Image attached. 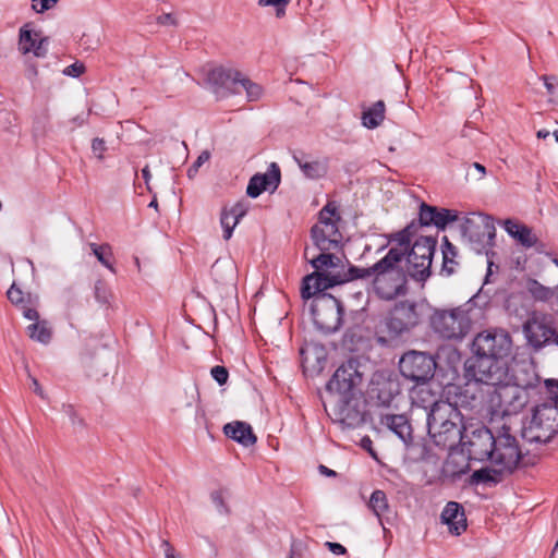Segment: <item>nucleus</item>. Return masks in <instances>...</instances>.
<instances>
[{
    "mask_svg": "<svg viewBox=\"0 0 558 558\" xmlns=\"http://www.w3.org/2000/svg\"><path fill=\"white\" fill-rule=\"evenodd\" d=\"M473 356L464 362L465 378L487 385L502 384L509 372L512 339L504 329L484 330L472 342Z\"/></svg>",
    "mask_w": 558,
    "mask_h": 558,
    "instance_id": "f257e3e1",
    "label": "nucleus"
},
{
    "mask_svg": "<svg viewBox=\"0 0 558 558\" xmlns=\"http://www.w3.org/2000/svg\"><path fill=\"white\" fill-rule=\"evenodd\" d=\"M439 384L445 387L447 402L433 404L427 414V429L437 447L453 450L466 438L463 415L458 409L464 401L461 400L460 386L442 379H439Z\"/></svg>",
    "mask_w": 558,
    "mask_h": 558,
    "instance_id": "f03ea898",
    "label": "nucleus"
},
{
    "mask_svg": "<svg viewBox=\"0 0 558 558\" xmlns=\"http://www.w3.org/2000/svg\"><path fill=\"white\" fill-rule=\"evenodd\" d=\"M404 253L389 248L387 254L371 266L373 289L380 300L391 301L408 293V268L402 267Z\"/></svg>",
    "mask_w": 558,
    "mask_h": 558,
    "instance_id": "7ed1b4c3",
    "label": "nucleus"
},
{
    "mask_svg": "<svg viewBox=\"0 0 558 558\" xmlns=\"http://www.w3.org/2000/svg\"><path fill=\"white\" fill-rule=\"evenodd\" d=\"M427 303L411 300L396 302L384 317L388 336H377V342L389 345L391 342L409 338L423 323Z\"/></svg>",
    "mask_w": 558,
    "mask_h": 558,
    "instance_id": "20e7f679",
    "label": "nucleus"
},
{
    "mask_svg": "<svg viewBox=\"0 0 558 558\" xmlns=\"http://www.w3.org/2000/svg\"><path fill=\"white\" fill-rule=\"evenodd\" d=\"M341 215L336 201H328L318 211L317 222L312 226L310 236L313 245L319 250H335L343 247V235L339 230Z\"/></svg>",
    "mask_w": 558,
    "mask_h": 558,
    "instance_id": "39448f33",
    "label": "nucleus"
},
{
    "mask_svg": "<svg viewBox=\"0 0 558 558\" xmlns=\"http://www.w3.org/2000/svg\"><path fill=\"white\" fill-rule=\"evenodd\" d=\"M494 453L490 462L501 465L504 470L513 473L517 469L526 468L535 464V457L526 458L519 441L511 434V428L507 425L499 427L495 434Z\"/></svg>",
    "mask_w": 558,
    "mask_h": 558,
    "instance_id": "423d86ee",
    "label": "nucleus"
},
{
    "mask_svg": "<svg viewBox=\"0 0 558 558\" xmlns=\"http://www.w3.org/2000/svg\"><path fill=\"white\" fill-rule=\"evenodd\" d=\"M437 359V354L426 351L408 350L400 356L399 372L415 387L426 385L440 375L441 367Z\"/></svg>",
    "mask_w": 558,
    "mask_h": 558,
    "instance_id": "0eeeda50",
    "label": "nucleus"
},
{
    "mask_svg": "<svg viewBox=\"0 0 558 558\" xmlns=\"http://www.w3.org/2000/svg\"><path fill=\"white\" fill-rule=\"evenodd\" d=\"M558 434V407L548 402L536 404L532 417L522 428V438L527 442L547 444Z\"/></svg>",
    "mask_w": 558,
    "mask_h": 558,
    "instance_id": "6e6552de",
    "label": "nucleus"
},
{
    "mask_svg": "<svg viewBox=\"0 0 558 558\" xmlns=\"http://www.w3.org/2000/svg\"><path fill=\"white\" fill-rule=\"evenodd\" d=\"M437 248V238L417 236L404 257L409 277L424 284L432 276V262Z\"/></svg>",
    "mask_w": 558,
    "mask_h": 558,
    "instance_id": "1a4fd4ad",
    "label": "nucleus"
},
{
    "mask_svg": "<svg viewBox=\"0 0 558 558\" xmlns=\"http://www.w3.org/2000/svg\"><path fill=\"white\" fill-rule=\"evenodd\" d=\"M311 315L315 327L320 332L335 333L343 324L344 306L332 294H319L312 299Z\"/></svg>",
    "mask_w": 558,
    "mask_h": 558,
    "instance_id": "9d476101",
    "label": "nucleus"
},
{
    "mask_svg": "<svg viewBox=\"0 0 558 558\" xmlns=\"http://www.w3.org/2000/svg\"><path fill=\"white\" fill-rule=\"evenodd\" d=\"M429 325L441 338L462 339L471 329L469 311L459 306L451 310L434 308L429 316Z\"/></svg>",
    "mask_w": 558,
    "mask_h": 558,
    "instance_id": "9b49d317",
    "label": "nucleus"
},
{
    "mask_svg": "<svg viewBox=\"0 0 558 558\" xmlns=\"http://www.w3.org/2000/svg\"><path fill=\"white\" fill-rule=\"evenodd\" d=\"M481 222L465 218L461 225V232L468 239L471 248L477 254L485 253L489 257L488 248L495 245L496 228L492 216L481 214ZM494 263L488 258L486 278L492 274Z\"/></svg>",
    "mask_w": 558,
    "mask_h": 558,
    "instance_id": "f8f14e48",
    "label": "nucleus"
},
{
    "mask_svg": "<svg viewBox=\"0 0 558 558\" xmlns=\"http://www.w3.org/2000/svg\"><path fill=\"white\" fill-rule=\"evenodd\" d=\"M368 400L362 391L341 397L337 404L339 423L348 428H357L372 420L367 409Z\"/></svg>",
    "mask_w": 558,
    "mask_h": 558,
    "instance_id": "ddd939ff",
    "label": "nucleus"
},
{
    "mask_svg": "<svg viewBox=\"0 0 558 558\" xmlns=\"http://www.w3.org/2000/svg\"><path fill=\"white\" fill-rule=\"evenodd\" d=\"M513 385L515 386V392L512 396L511 405L514 410L522 409L529 402L530 390L535 393H542L544 385L541 383V377L536 373L535 366L530 364H523L513 371L512 374Z\"/></svg>",
    "mask_w": 558,
    "mask_h": 558,
    "instance_id": "4468645a",
    "label": "nucleus"
},
{
    "mask_svg": "<svg viewBox=\"0 0 558 558\" xmlns=\"http://www.w3.org/2000/svg\"><path fill=\"white\" fill-rule=\"evenodd\" d=\"M362 381L363 375L359 371L357 363L349 360L336 369L326 384V390L338 395L339 399H341V397L352 396V393L362 391Z\"/></svg>",
    "mask_w": 558,
    "mask_h": 558,
    "instance_id": "2eb2a0df",
    "label": "nucleus"
},
{
    "mask_svg": "<svg viewBox=\"0 0 558 558\" xmlns=\"http://www.w3.org/2000/svg\"><path fill=\"white\" fill-rule=\"evenodd\" d=\"M366 393L372 407L389 409L393 399L400 393V384L387 372H375Z\"/></svg>",
    "mask_w": 558,
    "mask_h": 558,
    "instance_id": "dca6fc26",
    "label": "nucleus"
},
{
    "mask_svg": "<svg viewBox=\"0 0 558 558\" xmlns=\"http://www.w3.org/2000/svg\"><path fill=\"white\" fill-rule=\"evenodd\" d=\"M527 343L539 351L548 344L558 345V328L551 315H542L533 317L523 326Z\"/></svg>",
    "mask_w": 558,
    "mask_h": 558,
    "instance_id": "f3484780",
    "label": "nucleus"
},
{
    "mask_svg": "<svg viewBox=\"0 0 558 558\" xmlns=\"http://www.w3.org/2000/svg\"><path fill=\"white\" fill-rule=\"evenodd\" d=\"M495 434L486 426L482 425L466 435L461 445L462 451H466L470 460L489 461L494 453Z\"/></svg>",
    "mask_w": 558,
    "mask_h": 558,
    "instance_id": "a211bd4d",
    "label": "nucleus"
},
{
    "mask_svg": "<svg viewBox=\"0 0 558 558\" xmlns=\"http://www.w3.org/2000/svg\"><path fill=\"white\" fill-rule=\"evenodd\" d=\"M341 284L340 271H313L302 279L301 296L303 300L315 299L319 294H329L328 289Z\"/></svg>",
    "mask_w": 558,
    "mask_h": 558,
    "instance_id": "6ab92c4d",
    "label": "nucleus"
},
{
    "mask_svg": "<svg viewBox=\"0 0 558 558\" xmlns=\"http://www.w3.org/2000/svg\"><path fill=\"white\" fill-rule=\"evenodd\" d=\"M420 223L426 227H436L438 230H446L448 225L459 219V213L454 209L437 207L422 202L418 207Z\"/></svg>",
    "mask_w": 558,
    "mask_h": 558,
    "instance_id": "aec40b11",
    "label": "nucleus"
},
{
    "mask_svg": "<svg viewBox=\"0 0 558 558\" xmlns=\"http://www.w3.org/2000/svg\"><path fill=\"white\" fill-rule=\"evenodd\" d=\"M281 183L280 167L271 162L268 171L265 173H255L246 186V195L251 198H257L265 191L275 192Z\"/></svg>",
    "mask_w": 558,
    "mask_h": 558,
    "instance_id": "412c9836",
    "label": "nucleus"
},
{
    "mask_svg": "<svg viewBox=\"0 0 558 558\" xmlns=\"http://www.w3.org/2000/svg\"><path fill=\"white\" fill-rule=\"evenodd\" d=\"M242 75L235 69L217 66L208 72L207 81L214 86L216 93L223 90L229 94H240Z\"/></svg>",
    "mask_w": 558,
    "mask_h": 558,
    "instance_id": "4be33fe9",
    "label": "nucleus"
},
{
    "mask_svg": "<svg viewBox=\"0 0 558 558\" xmlns=\"http://www.w3.org/2000/svg\"><path fill=\"white\" fill-rule=\"evenodd\" d=\"M380 424L398 436L405 447L414 442L412 425L404 414H381Z\"/></svg>",
    "mask_w": 558,
    "mask_h": 558,
    "instance_id": "5701e85b",
    "label": "nucleus"
},
{
    "mask_svg": "<svg viewBox=\"0 0 558 558\" xmlns=\"http://www.w3.org/2000/svg\"><path fill=\"white\" fill-rule=\"evenodd\" d=\"M441 522L448 525L452 535L459 536L466 531L468 523L464 508L457 501H449L445 506L441 514Z\"/></svg>",
    "mask_w": 558,
    "mask_h": 558,
    "instance_id": "b1692460",
    "label": "nucleus"
},
{
    "mask_svg": "<svg viewBox=\"0 0 558 558\" xmlns=\"http://www.w3.org/2000/svg\"><path fill=\"white\" fill-rule=\"evenodd\" d=\"M223 434L244 447L254 446L257 441L252 426L243 421L227 423L223 426Z\"/></svg>",
    "mask_w": 558,
    "mask_h": 558,
    "instance_id": "393cba45",
    "label": "nucleus"
},
{
    "mask_svg": "<svg viewBox=\"0 0 558 558\" xmlns=\"http://www.w3.org/2000/svg\"><path fill=\"white\" fill-rule=\"evenodd\" d=\"M367 342L366 329L360 324L355 323L349 326L342 337V345L350 352L360 351Z\"/></svg>",
    "mask_w": 558,
    "mask_h": 558,
    "instance_id": "a878e982",
    "label": "nucleus"
},
{
    "mask_svg": "<svg viewBox=\"0 0 558 558\" xmlns=\"http://www.w3.org/2000/svg\"><path fill=\"white\" fill-rule=\"evenodd\" d=\"M332 251L333 250L320 251L317 256L308 259V247H305L304 258L311 264V266L314 268V271H328L327 269L337 268L342 263L341 258L332 253Z\"/></svg>",
    "mask_w": 558,
    "mask_h": 558,
    "instance_id": "bb28decb",
    "label": "nucleus"
},
{
    "mask_svg": "<svg viewBox=\"0 0 558 558\" xmlns=\"http://www.w3.org/2000/svg\"><path fill=\"white\" fill-rule=\"evenodd\" d=\"M504 469L497 470L489 466L481 468L475 470L466 483L471 486L478 484L497 485L504 480Z\"/></svg>",
    "mask_w": 558,
    "mask_h": 558,
    "instance_id": "cd10ccee",
    "label": "nucleus"
},
{
    "mask_svg": "<svg viewBox=\"0 0 558 558\" xmlns=\"http://www.w3.org/2000/svg\"><path fill=\"white\" fill-rule=\"evenodd\" d=\"M34 323L26 327L27 336L36 342L48 344L53 335L52 327L47 319H32Z\"/></svg>",
    "mask_w": 558,
    "mask_h": 558,
    "instance_id": "c85d7f7f",
    "label": "nucleus"
},
{
    "mask_svg": "<svg viewBox=\"0 0 558 558\" xmlns=\"http://www.w3.org/2000/svg\"><path fill=\"white\" fill-rule=\"evenodd\" d=\"M386 105L384 100L374 102L362 112V125L373 130L381 124L385 119Z\"/></svg>",
    "mask_w": 558,
    "mask_h": 558,
    "instance_id": "c756f323",
    "label": "nucleus"
},
{
    "mask_svg": "<svg viewBox=\"0 0 558 558\" xmlns=\"http://www.w3.org/2000/svg\"><path fill=\"white\" fill-rule=\"evenodd\" d=\"M31 26L32 23H25L19 32V50L23 54L34 51L38 41L36 37L40 36V32H34Z\"/></svg>",
    "mask_w": 558,
    "mask_h": 558,
    "instance_id": "7c9ffc66",
    "label": "nucleus"
},
{
    "mask_svg": "<svg viewBox=\"0 0 558 558\" xmlns=\"http://www.w3.org/2000/svg\"><path fill=\"white\" fill-rule=\"evenodd\" d=\"M89 247L97 258V260L105 266L107 269H109L111 272L116 274V268L113 266L112 259H113V253L110 244L102 243H89Z\"/></svg>",
    "mask_w": 558,
    "mask_h": 558,
    "instance_id": "2f4dec72",
    "label": "nucleus"
},
{
    "mask_svg": "<svg viewBox=\"0 0 558 558\" xmlns=\"http://www.w3.org/2000/svg\"><path fill=\"white\" fill-rule=\"evenodd\" d=\"M13 306L21 311L26 319L39 318V312L37 311V307L39 306V296L37 294L27 292L26 298L22 300V303L14 304Z\"/></svg>",
    "mask_w": 558,
    "mask_h": 558,
    "instance_id": "473e14b6",
    "label": "nucleus"
},
{
    "mask_svg": "<svg viewBox=\"0 0 558 558\" xmlns=\"http://www.w3.org/2000/svg\"><path fill=\"white\" fill-rule=\"evenodd\" d=\"M368 508L380 520L381 514L389 511V502L386 493L381 489H375L371 495Z\"/></svg>",
    "mask_w": 558,
    "mask_h": 558,
    "instance_id": "72a5a7b5",
    "label": "nucleus"
},
{
    "mask_svg": "<svg viewBox=\"0 0 558 558\" xmlns=\"http://www.w3.org/2000/svg\"><path fill=\"white\" fill-rule=\"evenodd\" d=\"M470 471V464L465 462L463 465H459L453 459L447 460L442 468V475L449 478L451 482H457Z\"/></svg>",
    "mask_w": 558,
    "mask_h": 558,
    "instance_id": "f704fd0d",
    "label": "nucleus"
},
{
    "mask_svg": "<svg viewBox=\"0 0 558 558\" xmlns=\"http://www.w3.org/2000/svg\"><path fill=\"white\" fill-rule=\"evenodd\" d=\"M348 269L345 271H340V278L342 280V284L359 280V279H367L373 278V272L371 270V267L367 268H361L355 265H352L350 262H348Z\"/></svg>",
    "mask_w": 558,
    "mask_h": 558,
    "instance_id": "c9c22d12",
    "label": "nucleus"
},
{
    "mask_svg": "<svg viewBox=\"0 0 558 558\" xmlns=\"http://www.w3.org/2000/svg\"><path fill=\"white\" fill-rule=\"evenodd\" d=\"M94 298L101 305L109 308L113 294L110 287L104 279H98L94 286Z\"/></svg>",
    "mask_w": 558,
    "mask_h": 558,
    "instance_id": "e433bc0d",
    "label": "nucleus"
},
{
    "mask_svg": "<svg viewBox=\"0 0 558 558\" xmlns=\"http://www.w3.org/2000/svg\"><path fill=\"white\" fill-rule=\"evenodd\" d=\"M301 171L307 179L318 180L326 175L327 165L319 160H313L301 165Z\"/></svg>",
    "mask_w": 558,
    "mask_h": 558,
    "instance_id": "4c0bfd02",
    "label": "nucleus"
},
{
    "mask_svg": "<svg viewBox=\"0 0 558 558\" xmlns=\"http://www.w3.org/2000/svg\"><path fill=\"white\" fill-rule=\"evenodd\" d=\"M388 243H396V246L391 248L401 250L407 255V251L413 245L414 241H411V236L403 229L392 232L386 235Z\"/></svg>",
    "mask_w": 558,
    "mask_h": 558,
    "instance_id": "58836bf2",
    "label": "nucleus"
},
{
    "mask_svg": "<svg viewBox=\"0 0 558 558\" xmlns=\"http://www.w3.org/2000/svg\"><path fill=\"white\" fill-rule=\"evenodd\" d=\"M245 90L246 97L250 101H255L260 98L263 88L259 84L252 82L248 77L242 75L240 83V94Z\"/></svg>",
    "mask_w": 558,
    "mask_h": 558,
    "instance_id": "ea45409f",
    "label": "nucleus"
},
{
    "mask_svg": "<svg viewBox=\"0 0 558 558\" xmlns=\"http://www.w3.org/2000/svg\"><path fill=\"white\" fill-rule=\"evenodd\" d=\"M239 223L236 218H233V216L228 211V207H223L221 209L220 214V225L223 230V239L226 241L230 240L232 236L233 229Z\"/></svg>",
    "mask_w": 558,
    "mask_h": 558,
    "instance_id": "a19ab883",
    "label": "nucleus"
},
{
    "mask_svg": "<svg viewBox=\"0 0 558 558\" xmlns=\"http://www.w3.org/2000/svg\"><path fill=\"white\" fill-rule=\"evenodd\" d=\"M527 290L532 294V296L537 301H548L553 295V291L550 290V288L543 286L542 283L534 279L529 281Z\"/></svg>",
    "mask_w": 558,
    "mask_h": 558,
    "instance_id": "79ce46f5",
    "label": "nucleus"
},
{
    "mask_svg": "<svg viewBox=\"0 0 558 558\" xmlns=\"http://www.w3.org/2000/svg\"><path fill=\"white\" fill-rule=\"evenodd\" d=\"M514 240L524 248H532L535 243V234L531 227L523 223V226H520V231L517 232Z\"/></svg>",
    "mask_w": 558,
    "mask_h": 558,
    "instance_id": "37998d69",
    "label": "nucleus"
},
{
    "mask_svg": "<svg viewBox=\"0 0 558 558\" xmlns=\"http://www.w3.org/2000/svg\"><path fill=\"white\" fill-rule=\"evenodd\" d=\"M458 255L457 247L454 248V254H448L446 257L442 255V265H441V275L451 276L456 272V266L459 265L456 257Z\"/></svg>",
    "mask_w": 558,
    "mask_h": 558,
    "instance_id": "c03bdc74",
    "label": "nucleus"
},
{
    "mask_svg": "<svg viewBox=\"0 0 558 558\" xmlns=\"http://www.w3.org/2000/svg\"><path fill=\"white\" fill-rule=\"evenodd\" d=\"M225 492H226V489L214 490L210 494V498H211L213 504L216 506V508L218 509V511L220 513L229 514L230 513V509H229L228 505L225 502V499H223V493Z\"/></svg>",
    "mask_w": 558,
    "mask_h": 558,
    "instance_id": "a18cd8bd",
    "label": "nucleus"
},
{
    "mask_svg": "<svg viewBox=\"0 0 558 558\" xmlns=\"http://www.w3.org/2000/svg\"><path fill=\"white\" fill-rule=\"evenodd\" d=\"M291 2V0H258V4L260 7H269L272 5L276 8V16L282 17L286 14V7Z\"/></svg>",
    "mask_w": 558,
    "mask_h": 558,
    "instance_id": "49530a36",
    "label": "nucleus"
},
{
    "mask_svg": "<svg viewBox=\"0 0 558 558\" xmlns=\"http://www.w3.org/2000/svg\"><path fill=\"white\" fill-rule=\"evenodd\" d=\"M26 293L27 292H24L15 282H13L7 291V298L12 305L21 304L22 300L26 298Z\"/></svg>",
    "mask_w": 558,
    "mask_h": 558,
    "instance_id": "de8ad7c7",
    "label": "nucleus"
},
{
    "mask_svg": "<svg viewBox=\"0 0 558 558\" xmlns=\"http://www.w3.org/2000/svg\"><path fill=\"white\" fill-rule=\"evenodd\" d=\"M211 377L217 381L219 386L227 384L229 378V372L226 366L216 365L210 369Z\"/></svg>",
    "mask_w": 558,
    "mask_h": 558,
    "instance_id": "09e8293b",
    "label": "nucleus"
},
{
    "mask_svg": "<svg viewBox=\"0 0 558 558\" xmlns=\"http://www.w3.org/2000/svg\"><path fill=\"white\" fill-rule=\"evenodd\" d=\"M210 158V153L208 150H203L199 156L197 157V159L193 162V165L187 169V177L190 179H193L197 172H198V169L201 168V166L208 161Z\"/></svg>",
    "mask_w": 558,
    "mask_h": 558,
    "instance_id": "8fccbe9b",
    "label": "nucleus"
},
{
    "mask_svg": "<svg viewBox=\"0 0 558 558\" xmlns=\"http://www.w3.org/2000/svg\"><path fill=\"white\" fill-rule=\"evenodd\" d=\"M228 211L240 222L248 211V204L243 201H239L231 208H228Z\"/></svg>",
    "mask_w": 558,
    "mask_h": 558,
    "instance_id": "3c124183",
    "label": "nucleus"
},
{
    "mask_svg": "<svg viewBox=\"0 0 558 558\" xmlns=\"http://www.w3.org/2000/svg\"><path fill=\"white\" fill-rule=\"evenodd\" d=\"M59 0H32V9L37 13H44L52 9Z\"/></svg>",
    "mask_w": 558,
    "mask_h": 558,
    "instance_id": "603ef678",
    "label": "nucleus"
},
{
    "mask_svg": "<svg viewBox=\"0 0 558 558\" xmlns=\"http://www.w3.org/2000/svg\"><path fill=\"white\" fill-rule=\"evenodd\" d=\"M92 150L98 160H104V153L107 150L105 140L100 137H95L92 141Z\"/></svg>",
    "mask_w": 558,
    "mask_h": 558,
    "instance_id": "864d4df0",
    "label": "nucleus"
},
{
    "mask_svg": "<svg viewBox=\"0 0 558 558\" xmlns=\"http://www.w3.org/2000/svg\"><path fill=\"white\" fill-rule=\"evenodd\" d=\"M62 411L70 417L73 425L78 424L81 426H85L84 420L82 417H78L74 405L69 404V403H63Z\"/></svg>",
    "mask_w": 558,
    "mask_h": 558,
    "instance_id": "5fc2aeb1",
    "label": "nucleus"
},
{
    "mask_svg": "<svg viewBox=\"0 0 558 558\" xmlns=\"http://www.w3.org/2000/svg\"><path fill=\"white\" fill-rule=\"evenodd\" d=\"M85 72L84 63L76 61L63 70V74L71 77H78Z\"/></svg>",
    "mask_w": 558,
    "mask_h": 558,
    "instance_id": "6e6d98bb",
    "label": "nucleus"
},
{
    "mask_svg": "<svg viewBox=\"0 0 558 558\" xmlns=\"http://www.w3.org/2000/svg\"><path fill=\"white\" fill-rule=\"evenodd\" d=\"M504 226V229L506 230V232L511 236V238H515L517 235V232L520 231V226H523L522 222H519L514 219H511V218H508L504 221L502 223Z\"/></svg>",
    "mask_w": 558,
    "mask_h": 558,
    "instance_id": "4d7b16f0",
    "label": "nucleus"
},
{
    "mask_svg": "<svg viewBox=\"0 0 558 558\" xmlns=\"http://www.w3.org/2000/svg\"><path fill=\"white\" fill-rule=\"evenodd\" d=\"M49 38L48 37H39L36 44V47L33 51L34 56L37 58H44L47 54V45Z\"/></svg>",
    "mask_w": 558,
    "mask_h": 558,
    "instance_id": "13d9d810",
    "label": "nucleus"
},
{
    "mask_svg": "<svg viewBox=\"0 0 558 558\" xmlns=\"http://www.w3.org/2000/svg\"><path fill=\"white\" fill-rule=\"evenodd\" d=\"M544 82V85L547 89L548 95L554 96L556 86L558 85V80L554 75H543L541 77Z\"/></svg>",
    "mask_w": 558,
    "mask_h": 558,
    "instance_id": "bf43d9fd",
    "label": "nucleus"
},
{
    "mask_svg": "<svg viewBox=\"0 0 558 558\" xmlns=\"http://www.w3.org/2000/svg\"><path fill=\"white\" fill-rule=\"evenodd\" d=\"M471 169H474L477 172V177H475L476 180H481L486 174V168L480 162H473L469 166V169L466 171V179L471 177Z\"/></svg>",
    "mask_w": 558,
    "mask_h": 558,
    "instance_id": "052dcab7",
    "label": "nucleus"
},
{
    "mask_svg": "<svg viewBox=\"0 0 558 558\" xmlns=\"http://www.w3.org/2000/svg\"><path fill=\"white\" fill-rule=\"evenodd\" d=\"M423 226L420 223V218L417 220H412L410 223H408L403 230L407 232L408 231V234L411 236V241L413 240V238L416 236L417 232H418V229L422 228Z\"/></svg>",
    "mask_w": 558,
    "mask_h": 558,
    "instance_id": "680f3d73",
    "label": "nucleus"
},
{
    "mask_svg": "<svg viewBox=\"0 0 558 558\" xmlns=\"http://www.w3.org/2000/svg\"><path fill=\"white\" fill-rule=\"evenodd\" d=\"M325 545L335 555H345L348 553L347 548L340 543L326 542Z\"/></svg>",
    "mask_w": 558,
    "mask_h": 558,
    "instance_id": "e2e57ef3",
    "label": "nucleus"
},
{
    "mask_svg": "<svg viewBox=\"0 0 558 558\" xmlns=\"http://www.w3.org/2000/svg\"><path fill=\"white\" fill-rule=\"evenodd\" d=\"M454 248L456 246L450 242V240L448 239L447 235H444L442 236V244H441V252H442V255H445V257L448 255V254H454Z\"/></svg>",
    "mask_w": 558,
    "mask_h": 558,
    "instance_id": "0e129e2a",
    "label": "nucleus"
},
{
    "mask_svg": "<svg viewBox=\"0 0 558 558\" xmlns=\"http://www.w3.org/2000/svg\"><path fill=\"white\" fill-rule=\"evenodd\" d=\"M532 248H534L537 254L550 255V253L547 251V244L541 241L536 235L535 243L533 244Z\"/></svg>",
    "mask_w": 558,
    "mask_h": 558,
    "instance_id": "69168bd1",
    "label": "nucleus"
},
{
    "mask_svg": "<svg viewBox=\"0 0 558 558\" xmlns=\"http://www.w3.org/2000/svg\"><path fill=\"white\" fill-rule=\"evenodd\" d=\"M157 23L160 25H174L177 22L171 13H163L157 17Z\"/></svg>",
    "mask_w": 558,
    "mask_h": 558,
    "instance_id": "338daca9",
    "label": "nucleus"
},
{
    "mask_svg": "<svg viewBox=\"0 0 558 558\" xmlns=\"http://www.w3.org/2000/svg\"><path fill=\"white\" fill-rule=\"evenodd\" d=\"M162 547H163V550H165V557L166 558H175V549L174 547L170 544L169 541L167 539H163L162 543H161Z\"/></svg>",
    "mask_w": 558,
    "mask_h": 558,
    "instance_id": "774afa93",
    "label": "nucleus"
}]
</instances>
